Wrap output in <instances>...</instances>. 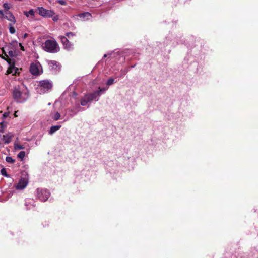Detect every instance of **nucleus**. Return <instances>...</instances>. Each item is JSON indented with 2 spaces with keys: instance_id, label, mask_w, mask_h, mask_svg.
<instances>
[{
  "instance_id": "nucleus-1",
  "label": "nucleus",
  "mask_w": 258,
  "mask_h": 258,
  "mask_svg": "<svg viewBox=\"0 0 258 258\" xmlns=\"http://www.w3.org/2000/svg\"><path fill=\"white\" fill-rule=\"evenodd\" d=\"M29 91L27 88L23 84L16 87L13 91L14 99L18 102H23L29 97Z\"/></svg>"
},
{
  "instance_id": "nucleus-2",
  "label": "nucleus",
  "mask_w": 258,
  "mask_h": 258,
  "mask_svg": "<svg viewBox=\"0 0 258 258\" xmlns=\"http://www.w3.org/2000/svg\"><path fill=\"white\" fill-rule=\"evenodd\" d=\"M52 87V82L50 80L45 79L40 80L38 82L36 90L38 93L43 94L50 92Z\"/></svg>"
},
{
  "instance_id": "nucleus-3",
  "label": "nucleus",
  "mask_w": 258,
  "mask_h": 258,
  "mask_svg": "<svg viewBox=\"0 0 258 258\" xmlns=\"http://www.w3.org/2000/svg\"><path fill=\"white\" fill-rule=\"evenodd\" d=\"M42 47L44 50L51 53H57L60 50L59 45L54 39L46 40L42 44Z\"/></svg>"
},
{
  "instance_id": "nucleus-4",
  "label": "nucleus",
  "mask_w": 258,
  "mask_h": 258,
  "mask_svg": "<svg viewBox=\"0 0 258 258\" xmlns=\"http://www.w3.org/2000/svg\"><path fill=\"white\" fill-rule=\"evenodd\" d=\"M50 196L49 191L44 188H37L36 192L37 198L41 202L46 201Z\"/></svg>"
},
{
  "instance_id": "nucleus-5",
  "label": "nucleus",
  "mask_w": 258,
  "mask_h": 258,
  "mask_svg": "<svg viewBox=\"0 0 258 258\" xmlns=\"http://www.w3.org/2000/svg\"><path fill=\"white\" fill-rule=\"evenodd\" d=\"M108 87H104V88H99V90L95 91L92 93L87 94V96L89 97L91 102L94 101H97L100 95L104 93L107 89Z\"/></svg>"
},
{
  "instance_id": "nucleus-6",
  "label": "nucleus",
  "mask_w": 258,
  "mask_h": 258,
  "mask_svg": "<svg viewBox=\"0 0 258 258\" xmlns=\"http://www.w3.org/2000/svg\"><path fill=\"white\" fill-rule=\"evenodd\" d=\"M0 57L6 60L9 65V67L8 69L6 74L8 75L12 74L13 75H16L19 73V69L15 66L14 62H13L11 59L9 58L5 59L4 56H1V55Z\"/></svg>"
},
{
  "instance_id": "nucleus-7",
  "label": "nucleus",
  "mask_w": 258,
  "mask_h": 258,
  "mask_svg": "<svg viewBox=\"0 0 258 258\" xmlns=\"http://www.w3.org/2000/svg\"><path fill=\"white\" fill-rule=\"evenodd\" d=\"M30 72L33 75H39L42 72V68L38 62H34L31 64L30 67Z\"/></svg>"
},
{
  "instance_id": "nucleus-8",
  "label": "nucleus",
  "mask_w": 258,
  "mask_h": 258,
  "mask_svg": "<svg viewBox=\"0 0 258 258\" xmlns=\"http://www.w3.org/2000/svg\"><path fill=\"white\" fill-rule=\"evenodd\" d=\"M37 10L40 16L45 18H50L55 14L54 11L46 9L42 7H38Z\"/></svg>"
},
{
  "instance_id": "nucleus-9",
  "label": "nucleus",
  "mask_w": 258,
  "mask_h": 258,
  "mask_svg": "<svg viewBox=\"0 0 258 258\" xmlns=\"http://www.w3.org/2000/svg\"><path fill=\"white\" fill-rule=\"evenodd\" d=\"M28 177L27 175H25L24 177H22L18 184L16 185L15 187L17 189L21 190L24 189L28 184Z\"/></svg>"
},
{
  "instance_id": "nucleus-10",
  "label": "nucleus",
  "mask_w": 258,
  "mask_h": 258,
  "mask_svg": "<svg viewBox=\"0 0 258 258\" xmlns=\"http://www.w3.org/2000/svg\"><path fill=\"white\" fill-rule=\"evenodd\" d=\"M48 64L49 69L54 73H56L60 70L59 63L55 60H49Z\"/></svg>"
},
{
  "instance_id": "nucleus-11",
  "label": "nucleus",
  "mask_w": 258,
  "mask_h": 258,
  "mask_svg": "<svg viewBox=\"0 0 258 258\" xmlns=\"http://www.w3.org/2000/svg\"><path fill=\"white\" fill-rule=\"evenodd\" d=\"M4 17L7 19L8 21H10L13 24H15L16 20L14 16L12 14L11 12L9 11H7L4 13Z\"/></svg>"
},
{
  "instance_id": "nucleus-12",
  "label": "nucleus",
  "mask_w": 258,
  "mask_h": 258,
  "mask_svg": "<svg viewBox=\"0 0 258 258\" xmlns=\"http://www.w3.org/2000/svg\"><path fill=\"white\" fill-rule=\"evenodd\" d=\"M77 16L79 17L83 21H87L92 18L91 14L88 12L79 14Z\"/></svg>"
},
{
  "instance_id": "nucleus-13",
  "label": "nucleus",
  "mask_w": 258,
  "mask_h": 258,
  "mask_svg": "<svg viewBox=\"0 0 258 258\" xmlns=\"http://www.w3.org/2000/svg\"><path fill=\"white\" fill-rule=\"evenodd\" d=\"M83 109L78 103L69 109V111L71 112L70 115L71 116H74L76 115L78 112L81 111Z\"/></svg>"
},
{
  "instance_id": "nucleus-14",
  "label": "nucleus",
  "mask_w": 258,
  "mask_h": 258,
  "mask_svg": "<svg viewBox=\"0 0 258 258\" xmlns=\"http://www.w3.org/2000/svg\"><path fill=\"white\" fill-rule=\"evenodd\" d=\"M25 205L27 209H31L35 206V201L32 199H26Z\"/></svg>"
},
{
  "instance_id": "nucleus-15",
  "label": "nucleus",
  "mask_w": 258,
  "mask_h": 258,
  "mask_svg": "<svg viewBox=\"0 0 258 258\" xmlns=\"http://www.w3.org/2000/svg\"><path fill=\"white\" fill-rule=\"evenodd\" d=\"M13 137L12 134L9 133L3 136V139L5 144H9L11 142Z\"/></svg>"
},
{
  "instance_id": "nucleus-16",
  "label": "nucleus",
  "mask_w": 258,
  "mask_h": 258,
  "mask_svg": "<svg viewBox=\"0 0 258 258\" xmlns=\"http://www.w3.org/2000/svg\"><path fill=\"white\" fill-rule=\"evenodd\" d=\"M61 126L59 125L52 126L48 132L49 134L51 135L53 134L55 132L59 130Z\"/></svg>"
},
{
  "instance_id": "nucleus-17",
  "label": "nucleus",
  "mask_w": 258,
  "mask_h": 258,
  "mask_svg": "<svg viewBox=\"0 0 258 258\" xmlns=\"http://www.w3.org/2000/svg\"><path fill=\"white\" fill-rule=\"evenodd\" d=\"M90 102V100L87 96V94H86L81 100V105L82 106H86L88 104V103Z\"/></svg>"
},
{
  "instance_id": "nucleus-18",
  "label": "nucleus",
  "mask_w": 258,
  "mask_h": 258,
  "mask_svg": "<svg viewBox=\"0 0 258 258\" xmlns=\"http://www.w3.org/2000/svg\"><path fill=\"white\" fill-rule=\"evenodd\" d=\"M63 48L68 51L72 50L73 49V44L69 41L63 45Z\"/></svg>"
},
{
  "instance_id": "nucleus-19",
  "label": "nucleus",
  "mask_w": 258,
  "mask_h": 258,
  "mask_svg": "<svg viewBox=\"0 0 258 258\" xmlns=\"http://www.w3.org/2000/svg\"><path fill=\"white\" fill-rule=\"evenodd\" d=\"M24 14L27 17L31 16V18H33L35 15V11L33 9H30L29 11H25Z\"/></svg>"
},
{
  "instance_id": "nucleus-20",
  "label": "nucleus",
  "mask_w": 258,
  "mask_h": 258,
  "mask_svg": "<svg viewBox=\"0 0 258 258\" xmlns=\"http://www.w3.org/2000/svg\"><path fill=\"white\" fill-rule=\"evenodd\" d=\"M51 116L54 120L57 121L60 118L61 115L59 112H56L54 113H51Z\"/></svg>"
},
{
  "instance_id": "nucleus-21",
  "label": "nucleus",
  "mask_w": 258,
  "mask_h": 258,
  "mask_svg": "<svg viewBox=\"0 0 258 258\" xmlns=\"http://www.w3.org/2000/svg\"><path fill=\"white\" fill-rule=\"evenodd\" d=\"M14 24L10 23L9 24V32L11 34H14L16 32L15 28L13 27Z\"/></svg>"
},
{
  "instance_id": "nucleus-22",
  "label": "nucleus",
  "mask_w": 258,
  "mask_h": 258,
  "mask_svg": "<svg viewBox=\"0 0 258 258\" xmlns=\"http://www.w3.org/2000/svg\"><path fill=\"white\" fill-rule=\"evenodd\" d=\"M62 45L66 43H67V42L69 41L67 38L63 36H60L59 37Z\"/></svg>"
},
{
  "instance_id": "nucleus-23",
  "label": "nucleus",
  "mask_w": 258,
  "mask_h": 258,
  "mask_svg": "<svg viewBox=\"0 0 258 258\" xmlns=\"http://www.w3.org/2000/svg\"><path fill=\"white\" fill-rule=\"evenodd\" d=\"M25 154H26L25 151H21L18 154L17 157L18 158H20L21 160H23L24 157L25 156Z\"/></svg>"
},
{
  "instance_id": "nucleus-24",
  "label": "nucleus",
  "mask_w": 258,
  "mask_h": 258,
  "mask_svg": "<svg viewBox=\"0 0 258 258\" xmlns=\"http://www.w3.org/2000/svg\"><path fill=\"white\" fill-rule=\"evenodd\" d=\"M114 83V80L113 78H109L107 82H106V85L108 86H109L111 85H112L113 83Z\"/></svg>"
},
{
  "instance_id": "nucleus-25",
  "label": "nucleus",
  "mask_w": 258,
  "mask_h": 258,
  "mask_svg": "<svg viewBox=\"0 0 258 258\" xmlns=\"http://www.w3.org/2000/svg\"><path fill=\"white\" fill-rule=\"evenodd\" d=\"M14 148L15 150H21L24 149L25 148V147L23 145L15 144L14 145Z\"/></svg>"
},
{
  "instance_id": "nucleus-26",
  "label": "nucleus",
  "mask_w": 258,
  "mask_h": 258,
  "mask_svg": "<svg viewBox=\"0 0 258 258\" xmlns=\"http://www.w3.org/2000/svg\"><path fill=\"white\" fill-rule=\"evenodd\" d=\"M6 161L9 163H13L15 162V160L10 156L6 157Z\"/></svg>"
},
{
  "instance_id": "nucleus-27",
  "label": "nucleus",
  "mask_w": 258,
  "mask_h": 258,
  "mask_svg": "<svg viewBox=\"0 0 258 258\" xmlns=\"http://www.w3.org/2000/svg\"><path fill=\"white\" fill-rule=\"evenodd\" d=\"M1 173L2 175L6 177H9V175L7 174V172L5 168H2L1 170Z\"/></svg>"
},
{
  "instance_id": "nucleus-28",
  "label": "nucleus",
  "mask_w": 258,
  "mask_h": 258,
  "mask_svg": "<svg viewBox=\"0 0 258 258\" xmlns=\"http://www.w3.org/2000/svg\"><path fill=\"white\" fill-rule=\"evenodd\" d=\"M52 18V20L54 22L57 21L59 19V16L57 15H54L52 17H51Z\"/></svg>"
},
{
  "instance_id": "nucleus-29",
  "label": "nucleus",
  "mask_w": 258,
  "mask_h": 258,
  "mask_svg": "<svg viewBox=\"0 0 258 258\" xmlns=\"http://www.w3.org/2000/svg\"><path fill=\"white\" fill-rule=\"evenodd\" d=\"M56 2L61 5H66L67 4L66 2L63 0H57Z\"/></svg>"
},
{
  "instance_id": "nucleus-30",
  "label": "nucleus",
  "mask_w": 258,
  "mask_h": 258,
  "mask_svg": "<svg viewBox=\"0 0 258 258\" xmlns=\"http://www.w3.org/2000/svg\"><path fill=\"white\" fill-rule=\"evenodd\" d=\"M66 36L70 38L71 37H73L75 35V34L72 32H68L66 34Z\"/></svg>"
},
{
  "instance_id": "nucleus-31",
  "label": "nucleus",
  "mask_w": 258,
  "mask_h": 258,
  "mask_svg": "<svg viewBox=\"0 0 258 258\" xmlns=\"http://www.w3.org/2000/svg\"><path fill=\"white\" fill-rule=\"evenodd\" d=\"M9 115V112H5L3 115V117L4 119H5L6 118H7L8 116Z\"/></svg>"
},
{
  "instance_id": "nucleus-32",
  "label": "nucleus",
  "mask_w": 258,
  "mask_h": 258,
  "mask_svg": "<svg viewBox=\"0 0 258 258\" xmlns=\"http://www.w3.org/2000/svg\"><path fill=\"white\" fill-rule=\"evenodd\" d=\"M14 53H15V52L12 50H10L8 52V54H9V56H10L11 57L14 56Z\"/></svg>"
},
{
  "instance_id": "nucleus-33",
  "label": "nucleus",
  "mask_w": 258,
  "mask_h": 258,
  "mask_svg": "<svg viewBox=\"0 0 258 258\" xmlns=\"http://www.w3.org/2000/svg\"><path fill=\"white\" fill-rule=\"evenodd\" d=\"M4 16V13L2 10H0V17H3Z\"/></svg>"
},
{
  "instance_id": "nucleus-34",
  "label": "nucleus",
  "mask_w": 258,
  "mask_h": 258,
  "mask_svg": "<svg viewBox=\"0 0 258 258\" xmlns=\"http://www.w3.org/2000/svg\"><path fill=\"white\" fill-rule=\"evenodd\" d=\"M122 71V73H123V74H125L128 71V70L126 69V70H125L124 71Z\"/></svg>"
},
{
  "instance_id": "nucleus-35",
  "label": "nucleus",
  "mask_w": 258,
  "mask_h": 258,
  "mask_svg": "<svg viewBox=\"0 0 258 258\" xmlns=\"http://www.w3.org/2000/svg\"><path fill=\"white\" fill-rule=\"evenodd\" d=\"M122 71V73H123V74H125L128 71V70L126 69V70H125L124 71Z\"/></svg>"
},
{
  "instance_id": "nucleus-36",
  "label": "nucleus",
  "mask_w": 258,
  "mask_h": 258,
  "mask_svg": "<svg viewBox=\"0 0 258 258\" xmlns=\"http://www.w3.org/2000/svg\"><path fill=\"white\" fill-rule=\"evenodd\" d=\"M122 71V73H123V74H125L128 71V70L126 69V70H125L124 71Z\"/></svg>"
},
{
  "instance_id": "nucleus-37",
  "label": "nucleus",
  "mask_w": 258,
  "mask_h": 258,
  "mask_svg": "<svg viewBox=\"0 0 258 258\" xmlns=\"http://www.w3.org/2000/svg\"><path fill=\"white\" fill-rule=\"evenodd\" d=\"M4 7L5 8H8V9L9 8H8V4H6V3H5V4H4Z\"/></svg>"
},
{
  "instance_id": "nucleus-38",
  "label": "nucleus",
  "mask_w": 258,
  "mask_h": 258,
  "mask_svg": "<svg viewBox=\"0 0 258 258\" xmlns=\"http://www.w3.org/2000/svg\"><path fill=\"white\" fill-rule=\"evenodd\" d=\"M27 36H28V34L27 33H25L24 34L23 38H26V37H27Z\"/></svg>"
},
{
  "instance_id": "nucleus-39",
  "label": "nucleus",
  "mask_w": 258,
  "mask_h": 258,
  "mask_svg": "<svg viewBox=\"0 0 258 258\" xmlns=\"http://www.w3.org/2000/svg\"><path fill=\"white\" fill-rule=\"evenodd\" d=\"M20 45L21 46V49L22 50H24V47H23V46H22L21 45V43H20Z\"/></svg>"
},
{
  "instance_id": "nucleus-40",
  "label": "nucleus",
  "mask_w": 258,
  "mask_h": 258,
  "mask_svg": "<svg viewBox=\"0 0 258 258\" xmlns=\"http://www.w3.org/2000/svg\"><path fill=\"white\" fill-rule=\"evenodd\" d=\"M109 54H105L104 55V57H106Z\"/></svg>"
},
{
  "instance_id": "nucleus-41",
  "label": "nucleus",
  "mask_w": 258,
  "mask_h": 258,
  "mask_svg": "<svg viewBox=\"0 0 258 258\" xmlns=\"http://www.w3.org/2000/svg\"><path fill=\"white\" fill-rule=\"evenodd\" d=\"M17 111H15V113H14V115H15V117H17V114H16V113H17Z\"/></svg>"
},
{
  "instance_id": "nucleus-42",
  "label": "nucleus",
  "mask_w": 258,
  "mask_h": 258,
  "mask_svg": "<svg viewBox=\"0 0 258 258\" xmlns=\"http://www.w3.org/2000/svg\"><path fill=\"white\" fill-rule=\"evenodd\" d=\"M5 56L8 57V55L6 54H5Z\"/></svg>"
}]
</instances>
